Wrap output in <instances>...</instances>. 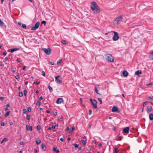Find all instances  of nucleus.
<instances>
[{"label": "nucleus", "instance_id": "nucleus-1", "mask_svg": "<svg viewBox=\"0 0 153 153\" xmlns=\"http://www.w3.org/2000/svg\"><path fill=\"white\" fill-rule=\"evenodd\" d=\"M91 7L94 13H98L100 11L99 7L95 1H93L91 3Z\"/></svg>", "mask_w": 153, "mask_h": 153}, {"label": "nucleus", "instance_id": "nucleus-2", "mask_svg": "<svg viewBox=\"0 0 153 153\" xmlns=\"http://www.w3.org/2000/svg\"><path fill=\"white\" fill-rule=\"evenodd\" d=\"M104 57L105 59L109 62H114V59L111 54L107 53L104 55Z\"/></svg>", "mask_w": 153, "mask_h": 153}, {"label": "nucleus", "instance_id": "nucleus-3", "mask_svg": "<svg viewBox=\"0 0 153 153\" xmlns=\"http://www.w3.org/2000/svg\"><path fill=\"white\" fill-rule=\"evenodd\" d=\"M43 51L47 55H50L51 54L52 50L50 48L46 49V48H43L42 49Z\"/></svg>", "mask_w": 153, "mask_h": 153}, {"label": "nucleus", "instance_id": "nucleus-4", "mask_svg": "<svg viewBox=\"0 0 153 153\" xmlns=\"http://www.w3.org/2000/svg\"><path fill=\"white\" fill-rule=\"evenodd\" d=\"M122 16H119L117 17L114 20L113 22V24L115 25L116 24L118 25L120 24L119 22L122 21Z\"/></svg>", "mask_w": 153, "mask_h": 153}, {"label": "nucleus", "instance_id": "nucleus-5", "mask_svg": "<svg viewBox=\"0 0 153 153\" xmlns=\"http://www.w3.org/2000/svg\"><path fill=\"white\" fill-rule=\"evenodd\" d=\"M113 32L114 33V35L112 37V39L113 41H116L119 39V35L117 33L113 31Z\"/></svg>", "mask_w": 153, "mask_h": 153}, {"label": "nucleus", "instance_id": "nucleus-6", "mask_svg": "<svg viewBox=\"0 0 153 153\" xmlns=\"http://www.w3.org/2000/svg\"><path fill=\"white\" fill-rule=\"evenodd\" d=\"M40 22H37L35 25L32 27L31 30H34L37 29L39 27Z\"/></svg>", "mask_w": 153, "mask_h": 153}, {"label": "nucleus", "instance_id": "nucleus-7", "mask_svg": "<svg viewBox=\"0 0 153 153\" xmlns=\"http://www.w3.org/2000/svg\"><path fill=\"white\" fill-rule=\"evenodd\" d=\"M91 102L93 105L94 108H97V101L95 100H93L91 99H90Z\"/></svg>", "mask_w": 153, "mask_h": 153}, {"label": "nucleus", "instance_id": "nucleus-8", "mask_svg": "<svg viewBox=\"0 0 153 153\" xmlns=\"http://www.w3.org/2000/svg\"><path fill=\"white\" fill-rule=\"evenodd\" d=\"M60 77L59 76H58L55 77V81L56 83L58 84H61L62 83L61 80H59V78Z\"/></svg>", "mask_w": 153, "mask_h": 153}, {"label": "nucleus", "instance_id": "nucleus-9", "mask_svg": "<svg viewBox=\"0 0 153 153\" xmlns=\"http://www.w3.org/2000/svg\"><path fill=\"white\" fill-rule=\"evenodd\" d=\"M64 102V100L62 98H58L56 102V103L57 104H60L62 103H63Z\"/></svg>", "mask_w": 153, "mask_h": 153}, {"label": "nucleus", "instance_id": "nucleus-10", "mask_svg": "<svg viewBox=\"0 0 153 153\" xmlns=\"http://www.w3.org/2000/svg\"><path fill=\"white\" fill-rule=\"evenodd\" d=\"M129 128L128 127H126L123 129V131L125 133H128L129 132Z\"/></svg>", "mask_w": 153, "mask_h": 153}, {"label": "nucleus", "instance_id": "nucleus-11", "mask_svg": "<svg viewBox=\"0 0 153 153\" xmlns=\"http://www.w3.org/2000/svg\"><path fill=\"white\" fill-rule=\"evenodd\" d=\"M20 49L19 48H14L9 49L8 51L11 53H13L15 51L19 50Z\"/></svg>", "mask_w": 153, "mask_h": 153}, {"label": "nucleus", "instance_id": "nucleus-12", "mask_svg": "<svg viewBox=\"0 0 153 153\" xmlns=\"http://www.w3.org/2000/svg\"><path fill=\"white\" fill-rule=\"evenodd\" d=\"M152 109V107L151 106H147V112L148 113L151 112Z\"/></svg>", "mask_w": 153, "mask_h": 153}, {"label": "nucleus", "instance_id": "nucleus-13", "mask_svg": "<svg viewBox=\"0 0 153 153\" xmlns=\"http://www.w3.org/2000/svg\"><path fill=\"white\" fill-rule=\"evenodd\" d=\"M118 110V108L116 107L115 106H113L111 111L112 112H117V110Z\"/></svg>", "mask_w": 153, "mask_h": 153}, {"label": "nucleus", "instance_id": "nucleus-14", "mask_svg": "<svg viewBox=\"0 0 153 153\" xmlns=\"http://www.w3.org/2000/svg\"><path fill=\"white\" fill-rule=\"evenodd\" d=\"M142 73V72L140 70H138L135 72V74L138 76H139L140 74Z\"/></svg>", "mask_w": 153, "mask_h": 153}, {"label": "nucleus", "instance_id": "nucleus-15", "mask_svg": "<svg viewBox=\"0 0 153 153\" xmlns=\"http://www.w3.org/2000/svg\"><path fill=\"white\" fill-rule=\"evenodd\" d=\"M123 74L124 76H127L128 75V72L126 71H123Z\"/></svg>", "mask_w": 153, "mask_h": 153}, {"label": "nucleus", "instance_id": "nucleus-16", "mask_svg": "<svg viewBox=\"0 0 153 153\" xmlns=\"http://www.w3.org/2000/svg\"><path fill=\"white\" fill-rule=\"evenodd\" d=\"M149 119L151 121L153 120V114L152 113H150L149 114Z\"/></svg>", "mask_w": 153, "mask_h": 153}, {"label": "nucleus", "instance_id": "nucleus-17", "mask_svg": "<svg viewBox=\"0 0 153 153\" xmlns=\"http://www.w3.org/2000/svg\"><path fill=\"white\" fill-rule=\"evenodd\" d=\"M42 149L44 151H45L46 150V147L44 143H42Z\"/></svg>", "mask_w": 153, "mask_h": 153}, {"label": "nucleus", "instance_id": "nucleus-18", "mask_svg": "<svg viewBox=\"0 0 153 153\" xmlns=\"http://www.w3.org/2000/svg\"><path fill=\"white\" fill-rule=\"evenodd\" d=\"M149 58L151 59H153V50L152 51L150 55L149 56Z\"/></svg>", "mask_w": 153, "mask_h": 153}, {"label": "nucleus", "instance_id": "nucleus-19", "mask_svg": "<svg viewBox=\"0 0 153 153\" xmlns=\"http://www.w3.org/2000/svg\"><path fill=\"white\" fill-rule=\"evenodd\" d=\"M28 126H26V130H29L30 131H32V128L31 126H30L29 127V128H28Z\"/></svg>", "mask_w": 153, "mask_h": 153}, {"label": "nucleus", "instance_id": "nucleus-20", "mask_svg": "<svg viewBox=\"0 0 153 153\" xmlns=\"http://www.w3.org/2000/svg\"><path fill=\"white\" fill-rule=\"evenodd\" d=\"M41 141L40 139L36 140V144L37 145H39L41 143Z\"/></svg>", "mask_w": 153, "mask_h": 153}, {"label": "nucleus", "instance_id": "nucleus-21", "mask_svg": "<svg viewBox=\"0 0 153 153\" xmlns=\"http://www.w3.org/2000/svg\"><path fill=\"white\" fill-rule=\"evenodd\" d=\"M75 129V127L74 126H72V128L71 129V131L70 132V133H71L72 131Z\"/></svg>", "mask_w": 153, "mask_h": 153}, {"label": "nucleus", "instance_id": "nucleus-22", "mask_svg": "<svg viewBox=\"0 0 153 153\" xmlns=\"http://www.w3.org/2000/svg\"><path fill=\"white\" fill-rule=\"evenodd\" d=\"M10 113V111H7L5 114V117H6L7 116H8V115H9V114Z\"/></svg>", "mask_w": 153, "mask_h": 153}, {"label": "nucleus", "instance_id": "nucleus-23", "mask_svg": "<svg viewBox=\"0 0 153 153\" xmlns=\"http://www.w3.org/2000/svg\"><path fill=\"white\" fill-rule=\"evenodd\" d=\"M19 95L20 97H22L23 96V93L22 91H19Z\"/></svg>", "mask_w": 153, "mask_h": 153}, {"label": "nucleus", "instance_id": "nucleus-24", "mask_svg": "<svg viewBox=\"0 0 153 153\" xmlns=\"http://www.w3.org/2000/svg\"><path fill=\"white\" fill-rule=\"evenodd\" d=\"M62 43L64 45H66L67 44L66 41L65 40H63L62 42Z\"/></svg>", "mask_w": 153, "mask_h": 153}, {"label": "nucleus", "instance_id": "nucleus-25", "mask_svg": "<svg viewBox=\"0 0 153 153\" xmlns=\"http://www.w3.org/2000/svg\"><path fill=\"white\" fill-rule=\"evenodd\" d=\"M62 59H59L58 61H57V64H60L61 63V62H62Z\"/></svg>", "mask_w": 153, "mask_h": 153}, {"label": "nucleus", "instance_id": "nucleus-26", "mask_svg": "<svg viewBox=\"0 0 153 153\" xmlns=\"http://www.w3.org/2000/svg\"><path fill=\"white\" fill-rule=\"evenodd\" d=\"M97 100H98L100 102V104H102V100L101 98H98Z\"/></svg>", "mask_w": 153, "mask_h": 153}, {"label": "nucleus", "instance_id": "nucleus-27", "mask_svg": "<svg viewBox=\"0 0 153 153\" xmlns=\"http://www.w3.org/2000/svg\"><path fill=\"white\" fill-rule=\"evenodd\" d=\"M114 153H118V150L117 148H114Z\"/></svg>", "mask_w": 153, "mask_h": 153}, {"label": "nucleus", "instance_id": "nucleus-28", "mask_svg": "<svg viewBox=\"0 0 153 153\" xmlns=\"http://www.w3.org/2000/svg\"><path fill=\"white\" fill-rule=\"evenodd\" d=\"M4 23L0 19V25L2 26H4Z\"/></svg>", "mask_w": 153, "mask_h": 153}, {"label": "nucleus", "instance_id": "nucleus-29", "mask_svg": "<svg viewBox=\"0 0 153 153\" xmlns=\"http://www.w3.org/2000/svg\"><path fill=\"white\" fill-rule=\"evenodd\" d=\"M6 140L7 141L8 140L6 138H4L1 141V143L2 144L4 141Z\"/></svg>", "mask_w": 153, "mask_h": 153}, {"label": "nucleus", "instance_id": "nucleus-30", "mask_svg": "<svg viewBox=\"0 0 153 153\" xmlns=\"http://www.w3.org/2000/svg\"><path fill=\"white\" fill-rule=\"evenodd\" d=\"M41 102L40 101H38L36 103L37 105L39 106L41 105Z\"/></svg>", "mask_w": 153, "mask_h": 153}, {"label": "nucleus", "instance_id": "nucleus-31", "mask_svg": "<svg viewBox=\"0 0 153 153\" xmlns=\"http://www.w3.org/2000/svg\"><path fill=\"white\" fill-rule=\"evenodd\" d=\"M95 91H96V93L97 94H99L98 93V91L97 90V87H95Z\"/></svg>", "mask_w": 153, "mask_h": 153}, {"label": "nucleus", "instance_id": "nucleus-32", "mask_svg": "<svg viewBox=\"0 0 153 153\" xmlns=\"http://www.w3.org/2000/svg\"><path fill=\"white\" fill-rule=\"evenodd\" d=\"M22 27L24 29H26V26L25 24H23L22 25Z\"/></svg>", "mask_w": 153, "mask_h": 153}, {"label": "nucleus", "instance_id": "nucleus-33", "mask_svg": "<svg viewBox=\"0 0 153 153\" xmlns=\"http://www.w3.org/2000/svg\"><path fill=\"white\" fill-rule=\"evenodd\" d=\"M24 95L25 96H26L27 95V90L26 89H25L24 91Z\"/></svg>", "mask_w": 153, "mask_h": 153}, {"label": "nucleus", "instance_id": "nucleus-34", "mask_svg": "<svg viewBox=\"0 0 153 153\" xmlns=\"http://www.w3.org/2000/svg\"><path fill=\"white\" fill-rule=\"evenodd\" d=\"M37 128L38 130H39L41 128V126L40 125H37Z\"/></svg>", "mask_w": 153, "mask_h": 153}, {"label": "nucleus", "instance_id": "nucleus-35", "mask_svg": "<svg viewBox=\"0 0 153 153\" xmlns=\"http://www.w3.org/2000/svg\"><path fill=\"white\" fill-rule=\"evenodd\" d=\"M23 113L25 114L27 112V111L26 109L24 108L23 109Z\"/></svg>", "mask_w": 153, "mask_h": 153}, {"label": "nucleus", "instance_id": "nucleus-36", "mask_svg": "<svg viewBox=\"0 0 153 153\" xmlns=\"http://www.w3.org/2000/svg\"><path fill=\"white\" fill-rule=\"evenodd\" d=\"M42 75L44 76H45V74L44 71H42Z\"/></svg>", "mask_w": 153, "mask_h": 153}, {"label": "nucleus", "instance_id": "nucleus-37", "mask_svg": "<svg viewBox=\"0 0 153 153\" xmlns=\"http://www.w3.org/2000/svg\"><path fill=\"white\" fill-rule=\"evenodd\" d=\"M92 114V111L91 109H89L88 111V114L89 115H90Z\"/></svg>", "mask_w": 153, "mask_h": 153}, {"label": "nucleus", "instance_id": "nucleus-38", "mask_svg": "<svg viewBox=\"0 0 153 153\" xmlns=\"http://www.w3.org/2000/svg\"><path fill=\"white\" fill-rule=\"evenodd\" d=\"M26 118L27 120H29L30 118V116L28 115H27L26 116Z\"/></svg>", "mask_w": 153, "mask_h": 153}, {"label": "nucleus", "instance_id": "nucleus-39", "mask_svg": "<svg viewBox=\"0 0 153 153\" xmlns=\"http://www.w3.org/2000/svg\"><path fill=\"white\" fill-rule=\"evenodd\" d=\"M20 144L24 146L25 145V144L23 141H21L20 142Z\"/></svg>", "mask_w": 153, "mask_h": 153}, {"label": "nucleus", "instance_id": "nucleus-40", "mask_svg": "<svg viewBox=\"0 0 153 153\" xmlns=\"http://www.w3.org/2000/svg\"><path fill=\"white\" fill-rule=\"evenodd\" d=\"M48 88L50 91H51L52 89V87L50 85L48 86Z\"/></svg>", "mask_w": 153, "mask_h": 153}, {"label": "nucleus", "instance_id": "nucleus-41", "mask_svg": "<svg viewBox=\"0 0 153 153\" xmlns=\"http://www.w3.org/2000/svg\"><path fill=\"white\" fill-rule=\"evenodd\" d=\"M148 102V101H146L145 102H144V103H143V105L144 106H145L147 104V103Z\"/></svg>", "mask_w": 153, "mask_h": 153}, {"label": "nucleus", "instance_id": "nucleus-42", "mask_svg": "<svg viewBox=\"0 0 153 153\" xmlns=\"http://www.w3.org/2000/svg\"><path fill=\"white\" fill-rule=\"evenodd\" d=\"M46 22L45 21H43L41 22L42 24H44L45 25L46 24Z\"/></svg>", "mask_w": 153, "mask_h": 153}, {"label": "nucleus", "instance_id": "nucleus-43", "mask_svg": "<svg viewBox=\"0 0 153 153\" xmlns=\"http://www.w3.org/2000/svg\"><path fill=\"white\" fill-rule=\"evenodd\" d=\"M27 109H28V111L29 112H30L31 111V108L30 107H29L28 108H27Z\"/></svg>", "mask_w": 153, "mask_h": 153}, {"label": "nucleus", "instance_id": "nucleus-44", "mask_svg": "<svg viewBox=\"0 0 153 153\" xmlns=\"http://www.w3.org/2000/svg\"><path fill=\"white\" fill-rule=\"evenodd\" d=\"M49 63H51V64L52 65H54V62L53 61H52V62L50 61Z\"/></svg>", "mask_w": 153, "mask_h": 153}, {"label": "nucleus", "instance_id": "nucleus-45", "mask_svg": "<svg viewBox=\"0 0 153 153\" xmlns=\"http://www.w3.org/2000/svg\"><path fill=\"white\" fill-rule=\"evenodd\" d=\"M5 125V123L4 122H2L1 124V126H4Z\"/></svg>", "mask_w": 153, "mask_h": 153}, {"label": "nucleus", "instance_id": "nucleus-46", "mask_svg": "<svg viewBox=\"0 0 153 153\" xmlns=\"http://www.w3.org/2000/svg\"><path fill=\"white\" fill-rule=\"evenodd\" d=\"M74 146L75 148H78V145L77 144H75Z\"/></svg>", "mask_w": 153, "mask_h": 153}, {"label": "nucleus", "instance_id": "nucleus-47", "mask_svg": "<svg viewBox=\"0 0 153 153\" xmlns=\"http://www.w3.org/2000/svg\"><path fill=\"white\" fill-rule=\"evenodd\" d=\"M56 148H55V147H54L53 148V150L54 151V152H55L56 151Z\"/></svg>", "mask_w": 153, "mask_h": 153}, {"label": "nucleus", "instance_id": "nucleus-48", "mask_svg": "<svg viewBox=\"0 0 153 153\" xmlns=\"http://www.w3.org/2000/svg\"><path fill=\"white\" fill-rule=\"evenodd\" d=\"M53 115L55 116H56L57 114V113L56 112H54L53 113Z\"/></svg>", "mask_w": 153, "mask_h": 153}, {"label": "nucleus", "instance_id": "nucleus-49", "mask_svg": "<svg viewBox=\"0 0 153 153\" xmlns=\"http://www.w3.org/2000/svg\"><path fill=\"white\" fill-rule=\"evenodd\" d=\"M10 106V105L9 104H7L6 105V107H7V108H8V107H9Z\"/></svg>", "mask_w": 153, "mask_h": 153}, {"label": "nucleus", "instance_id": "nucleus-50", "mask_svg": "<svg viewBox=\"0 0 153 153\" xmlns=\"http://www.w3.org/2000/svg\"><path fill=\"white\" fill-rule=\"evenodd\" d=\"M19 76L18 75H17L16 76H15V78L16 79H18L19 78Z\"/></svg>", "mask_w": 153, "mask_h": 153}, {"label": "nucleus", "instance_id": "nucleus-51", "mask_svg": "<svg viewBox=\"0 0 153 153\" xmlns=\"http://www.w3.org/2000/svg\"><path fill=\"white\" fill-rule=\"evenodd\" d=\"M69 130V127H68L66 128V131L68 132Z\"/></svg>", "mask_w": 153, "mask_h": 153}, {"label": "nucleus", "instance_id": "nucleus-52", "mask_svg": "<svg viewBox=\"0 0 153 153\" xmlns=\"http://www.w3.org/2000/svg\"><path fill=\"white\" fill-rule=\"evenodd\" d=\"M82 143L84 145H85L86 144V142L84 141H83L82 142Z\"/></svg>", "mask_w": 153, "mask_h": 153}, {"label": "nucleus", "instance_id": "nucleus-53", "mask_svg": "<svg viewBox=\"0 0 153 153\" xmlns=\"http://www.w3.org/2000/svg\"><path fill=\"white\" fill-rule=\"evenodd\" d=\"M43 99V97L42 96H41L39 98V100H42Z\"/></svg>", "mask_w": 153, "mask_h": 153}, {"label": "nucleus", "instance_id": "nucleus-54", "mask_svg": "<svg viewBox=\"0 0 153 153\" xmlns=\"http://www.w3.org/2000/svg\"><path fill=\"white\" fill-rule=\"evenodd\" d=\"M152 85L153 83L152 82H150L149 84H147V85Z\"/></svg>", "mask_w": 153, "mask_h": 153}, {"label": "nucleus", "instance_id": "nucleus-55", "mask_svg": "<svg viewBox=\"0 0 153 153\" xmlns=\"http://www.w3.org/2000/svg\"><path fill=\"white\" fill-rule=\"evenodd\" d=\"M4 99V98L3 97H0V100H3Z\"/></svg>", "mask_w": 153, "mask_h": 153}, {"label": "nucleus", "instance_id": "nucleus-56", "mask_svg": "<svg viewBox=\"0 0 153 153\" xmlns=\"http://www.w3.org/2000/svg\"><path fill=\"white\" fill-rule=\"evenodd\" d=\"M56 153H59V150L58 149L56 150Z\"/></svg>", "mask_w": 153, "mask_h": 153}, {"label": "nucleus", "instance_id": "nucleus-57", "mask_svg": "<svg viewBox=\"0 0 153 153\" xmlns=\"http://www.w3.org/2000/svg\"><path fill=\"white\" fill-rule=\"evenodd\" d=\"M39 81H36V85H38L39 84Z\"/></svg>", "mask_w": 153, "mask_h": 153}, {"label": "nucleus", "instance_id": "nucleus-58", "mask_svg": "<svg viewBox=\"0 0 153 153\" xmlns=\"http://www.w3.org/2000/svg\"><path fill=\"white\" fill-rule=\"evenodd\" d=\"M55 126L54 125H53L52 126V129H54L55 128Z\"/></svg>", "mask_w": 153, "mask_h": 153}, {"label": "nucleus", "instance_id": "nucleus-59", "mask_svg": "<svg viewBox=\"0 0 153 153\" xmlns=\"http://www.w3.org/2000/svg\"><path fill=\"white\" fill-rule=\"evenodd\" d=\"M4 110H5V111H7V110H8V108L6 107L4 108Z\"/></svg>", "mask_w": 153, "mask_h": 153}, {"label": "nucleus", "instance_id": "nucleus-60", "mask_svg": "<svg viewBox=\"0 0 153 153\" xmlns=\"http://www.w3.org/2000/svg\"><path fill=\"white\" fill-rule=\"evenodd\" d=\"M60 141H61L62 142H63V139L62 138H60Z\"/></svg>", "mask_w": 153, "mask_h": 153}, {"label": "nucleus", "instance_id": "nucleus-61", "mask_svg": "<svg viewBox=\"0 0 153 153\" xmlns=\"http://www.w3.org/2000/svg\"><path fill=\"white\" fill-rule=\"evenodd\" d=\"M16 60L19 62H20V59H17Z\"/></svg>", "mask_w": 153, "mask_h": 153}, {"label": "nucleus", "instance_id": "nucleus-62", "mask_svg": "<svg viewBox=\"0 0 153 153\" xmlns=\"http://www.w3.org/2000/svg\"><path fill=\"white\" fill-rule=\"evenodd\" d=\"M5 60L6 61L8 60V58L7 57H6L5 58Z\"/></svg>", "mask_w": 153, "mask_h": 153}, {"label": "nucleus", "instance_id": "nucleus-63", "mask_svg": "<svg viewBox=\"0 0 153 153\" xmlns=\"http://www.w3.org/2000/svg\"><path fill=\"white\" fill-rule=\"evenodd\" d=\"M6 54H7V53H6V52H4L3 53V54L4 56L6 55Z\"/></svg>", "mask_w": 153, "mask_h": 153}, {"label": "nucleus", "instance_id": "nucleus-64", "mask_svg": "<svg viewBox=\"0 0 153 153\" xmlns=\"http://www.w3.org/2000/svg\"><path fill=\"white\" fill-rule=\"evenodd\" d=\"M46 113H48L50 112V111L48 110H47L46 111Z\"/></svg>", "mask_w": 153, "mask_h": 153}]
</instances>
